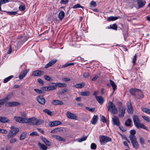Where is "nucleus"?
Masks as SVG:
<instances>
[{
	"mask_svg": "<svg viewBox=\"0 0 150 150\" xmlns=\"http://www.w3.org/2000/svg\"><path fill=\"white\" fill-rule=\"evenodd\" d=\"M131 137L130 140L132 143L133 147L136 149L139 148V144L137 141L136 137Z\"/></svg>",
	"mask_w": 150,
	"mask_h": 150,
	"instance_id": "7",
	"label": "nucleus"
},
{
	"mask_svg": "<svg viewBox=\"0 0 150 150\" xmlns=\"http://www.w3.org/2000/svg\"><path fill=\"white\" fill-rule=\"evenodd\" d=\"M83 8V7L81 6L79 4H77L76 5L74 6L73 7V8Z\"/></svg>",
	"mask_w": 150,
	"mask_h": 150,
	"instance_id": "45",
	"label": "nucleus"
},
{
	"mask_svg": "<svg viewBox=\"0 0 150 150\" xmlns=\"http://www.w3.org/2000/svg\"><path fill=\"white\" fill-rule=\"evenodd\" d=\"M108 110L112 114H116L117 113V110L115 105L111 102L109 101L107 106Z\"/></svg>",
	"mask_w": 150,
	"mask_h": 150,
	"instance_id": "3",
	"label": "nucleus"
},
{
	"mask_svg": "<svg viewBox=\"0 0 150 150\" xmlns=\"http://www.w3.org/2000/svg\"><path fill=\"white\" fill-rule=\"evenodd\" d=\"M9 2L8 0H1L0 1V11H2L1 6V4H5Z\"/></svg>",
	"mask_w": 150,
	"mask_h": 150,
	"instance_id": "33",
	"label": "nucleus"
},
{
	"mask_svg": "<svg viewBox=\"0 0 150 150\" xmlns=\"http://www.w3.org/2000/svg\"><path fill=\"white\" fill-rule=\"evenodd\" d=\"M95 97L97 100L100 104L102 105L103 104L104 101V99L102 96H96Z\"/></svg>",
	"mask_w": 150,
	"mask_h": 150,
	"instance_id": "18",
	"label": "nucleus"
},
{
	"mask_svg": "<svg viewBox=\"0 0 150 150\" xmlns=\"http://www.w3.org/2000/svg\"><path fill=\"white\" fill-rule=\"evenodd\" d=\"M90 92L87 91L80 92V94L82 96H88L90 95Z\"/></svg>",
	"mask_w": 150,
	"mask_h": 150,
	"instance_id": "27",
	"label": "nucleus"
},
{
	"mask_svg": "<svg viewBox=\"0 0 150 150\" xmlns=\"http://www.w3.org/2000/svg\"><path fill=\"white\" fill-rule=\"evenodd\" d=\"M87 136H85V137H82L80 139H79L78 140V142H81L82 141H84L86 140Z\"/></svg>",
	"mask_w": 150,
	"mask_h": 150,
	"instance_id": "44",
	"label": "nucleus"
},
{
	"mask_svg": "<svg viewBox=\"0 0 150 150\" xmlns=\"http://www.w3.org/2000/svg\"><path fill=\"white\" fill-rule=\"evenodd\" d=\"M38 82L40 84L42 85L44 84V82L43 81L40 79H38Z\"/></svg>",
	"mask_w": 150,
	"mask_h": 150,
	"instance_id": "58",
	"label": "nucleus"
},
{
	"mask_svg": "<svg viewBox=\"0 0 150 150\" xmlns=\"http://www.w3.org/2000/svg\"><path fill=\"white\" fill-rule=\"evenodd\" d=\"M6 102V100L4 98L0 100V103L2 105H3Z\"/></svg>",
	"mask_w": 150,
	"mask_h": 150,
	"instance_id": "60",
	"label": "nucleus"
},
{
	"mask_svg": "<svg viewBox=\"0 0 150 150\" xmlns=\"http://www.w3.org/2000/svg\"><path fill=\"white\" fill-rule=\"evenodd\" d=\"M14 118L15 120L19 123H26V118L25 117H20L15 116Z\"/></svg>",
	"mask_w": 150,
	"mask_h": 150,
	"instance_id": "8",
	"label": "nucleus"
},
{
	"mask_svg": "<svg viewBox=\"0 0 150 150\" xmlns=\"http://www.w3.org/2000/svg\"><path fill=\"white\" fill-rule=\"evenodd\" d=\"M127 111L129 114H132L133 113V108L131 103H129L127 105Z\"/></svg>",
	"mask_w": 150,
	"mask_h": 150,
	"instance_id": "17",
	"label": "nucleus"
},
{
	"mask_svg": "<svg viewBox=\"0 0 150 150\" xmlns=\"http://www.w3.org/2000/svg\"><path fill=\"white\" fill-rule=\"evenodd\" d=\"M112 118V123L113 125L119 126L120 122L118 118L116 116L114 115Z\"/></svg>",
	"mask_w": 150,
	"mask_h": 150,
	"instance_id": "10",
	"label": "nucleus"
},
{
	"mask_svg": "<svg viewBox=\"0 0 150 150\" xmlns=\"http://www.w3.org/2000/svg\"><path fill=\"white\" fill-rule=\"evenodd\" d=\"M26 133L25 132H23L22 134L20 137V139L22 140L24 139L26 137Z\"/></svg>",
	"mask_w": 150,
	"mask_h": 150,
	"instance_id": "31",
	"label": "nucleus"
},
{
	"mask_svg": "<svg viewBox=\"0 0 150 150\" xmlns=\"http://www.w3.org/2000/svg\"><path fill=\"white\" fill-rule=\"evenodd\" d=\"M126 109V107L125 106H121L119 107L118 108L119 117L122 118L124 117Z\"/></svg>",
	"mask_w": 150,
	"mask_h": 150,
	"instance_id": "5",
	"label": "nucleus"
},
{
	"mask_svg": "<svg viewBox=\"0 0 150 150\" xmlns=\"http://www.w3.org/2000/svg\"><path fill=\"white\" fill-rule=\"evenodd\" d=\"M10 143L12 144L15 142L16 141V139L15 138L11 139L9 140Z\"/></svg>",
	"mask_w": 150,
	"mask_h": 150,
	"instance_id": "61",
	"label": "nucleus"
},
{
	"mask_svg": "<svg viewBox=\"0 0 150 150\" xmlns=\"http://www.w3.org/2000/svg\"><path fill=\"white\" fill-rule=\"evenodd\" d=\"M90 5L91 6H93V7H95L96 5V2L93 1H92L90 3Z\"/></svg>",
	"mask_w": 150,
	"mask_h": 150,
	"instance_id": "47",
	"label": "nucleus"
},
{
	"mask_svg": "<svg viewBox=\"0 0 150 150\" xmlns=\"http://www.w3.org/2000/svg\"><path fill=\"white\" fill-rule=\"evenodd\" d=\"M134 2H136L137 3L138 5V7L137 8L138 9L143 7L146 3V1H143L142 0H134Z\"/></svg>",
	"mask_w": 150,
	"mask_h": 150,
	"instance_id": "9",
	"label": "nucleus"
},
{
	"mask_svg": "<svg viewBox=\"0 0 150 150\" xmlns=\"http://www.w3.org/2000/svg\"><path fill=\"white\" fill-rule=\"evenodd\" d=\"M63 128H58L57 127V132H62L63 131Z\"/></svg>",
	"mask_w": 150,
	"mask_h": 150,
	"instance_id": "55",
	"label": "nucleus"
},
{
	"mask_svg": "<svg viewBox=\"0 0 150 150\" xmlns=\"http://www.w3.org/2000/svg\"><path fill=\"white\" fill-rule=\"evenodd\" d=\"M44 74V72L40 70H36L33 72L32 75L34 76H40L43 75Z\"/></svg>",
	"mask_w": 150,
	"mask_h": 150,
	"instance_id": "12",
	"label": "nucleus"
},
{
	"mask_svg": "<svg viewBox=\"0 0 150 150\" xmlns=\"http://www.w3.org/2000/svg\"><path fill=\"white\" fill-rule=\"evenodd\" d=\"M67 115L68 118L71 119L76 120L78 118L75 115L69 112H67Z\"/></svg>",
	"mask_w": 150,
	"mask_h": 150,
	"instance_id": "11",
	"label": "nucleus"
},
{
	"mask_svg": "<svg viewBox=\"0 0 150 150\" xmlns=\"http://www.w3.org/2000/svg\"><path fill=\"white\" fill-rule=\"evenodd\" d=\"M10 120L6 117L0 116V122L1 123H8Z\"/></svg>",
	"mask_w": 150,
	"mask_h": 150,
	"instance_id": "16",
	"label": "nucleus"
},
{
	"mask_svg": "<svg viewBox=\"0 0 150 150\" xmlns=\"http://www.w3.org/2000/svg\"><path fill=\"white\" fill-rule=\"evenodd\" d=\"M41 139L44 142L47 146H50V142L45 138L42 137Z\"/></svg>",
	"mask_w": 150,
	"mask_h": 150,
	"instance_id": "26",
	"label": "nucleus"
},
{
	"mask_svg": "<svg viewBox=\"0 0 150 150\" xmlns=\"http://www.w3.org/2000/svg\"><path fill=\"white\" fill-rule=\"evenodd\" d=\"M132 122L131 120L129 118L125 122V125L127 126H129L131 125V123Z\"/></svg>",
	"mask_w": 150,
	"mask_h": 150,
	"instance_id": "29",
	"label": "nucleus"
},
{
	"mask_svg": "<svg viewBox=\"0 0 150 150\" xmlns=\"http://www.w3.org/2000/svg\"><path fill=\"white\" fill-rule=\"evenodd\" d=\"M0 132L4 134H6L7 133V132L6 130L0 129Z\"/></svg>",
	"mask_w": 150,
	"mask_h": 150,
	"instance_id": "62",
	"label": "nucleus"
},
{
	"mask_svg": "<svg viewBox=\"0 0 150 150\" xmlns=\"http://www.w3.org/2000/svg\"><path fill=\"white\" fill-rule=\"evenodd\" d=\"M110 28L112 29L115 30H117V25L116 24H114L112 25H110Z\"/></svg>",
	"mask_w": 150,
	"mask_h": 150,
	"instance_id": "38",
	"label": "nucleus"
},
{
	"mask_svg": "<svg viewBox=\"0 0 150 150\" xmlns=\"http://www.w3.org/2000/svg\"><path fill=\"white\" fill-rule=\"evenodd\" d=\"M39 145L40 146H41L42 149L43 150H46L47 148V147L44 144H41L40 143H39Z\"/></svg>",
	"mask_w": 150,
	"mask_h": 150,
	"instance_id": "34",
	"label": "nucleus"
},
{
	"mask_svg": "<svg viewBox=\"0 0 150 150\" xmlns=\"http://www.w3.org/2000/svg\"><path fill=\"white\" fill-rule=\"evenodd\" d=\"M67 84L65 83H57V87H66Z\"/></svg>",
	"mask_w": 150,
	"mask_h": 150,
	"instance_id": "28",
	"label": "nucleus"
},
{
	"mask_svg": "<svg viewBox=\"0 0 150 150\" xmlns=\"http://www.w3.org/2000/svg\"><path fill=\"white\" fill-rule=\"evenodd\" d=\"M26 123L31 122L33 125H35V121L36 120V118L35 117H31L29 119L26 118Z\"/></svg>",
	"mask_w": 150,
	"mask_h": 150,
	"instance_id": "14",
	"label": "nucleus"
},
{
	"mask_svg": "<svg viewBox=\"0 0 150 150\" xmlns=\"http://www.w3.org/2000/svg\"><path fill=\"white\" fill-rule=\"evenodd\" d=\"M42 123L41 120H37L36 118V120L35 121V125H39L42 124Z\"/></svg>",
	"mask_w": 150,
	"mask_h": 150,
	"instance_id": "39",
	"label": "nucleus"
},
{
	"mask_svg": "<svg viewBox=\"0 0 150 150\" xmlns=\"http://www.w3.org/2000/svg\"><path fill=\"white\" fill-rule=\"evenodd\" d=\"M20 104V103L17 102H8L6 103V105L8 107H12L17 106Z\"/></svg>",
	"mask_w": 150,
	"mask_h": 150,
	"instance_id": "15",
	"label": "nucleus"
},
{
	"mask_svg": "<svg viewBox=\"0 0 150 150\" xmlns=\"http://www.w3.org/2000/svg\"><path fill=\"white\" fill-rule=\"evenodd\" d=\"M11 149V146L9 145H7L6 147V150H10Z\"/></svg>",
	"mask_w": 150,
	"mask_h": 150,
	"instance_id": "64",
	"label": "nucleus"
},
{
	"mask_svg": "<svg viewBox=\"0 0 150 150\" xmlns=\"http://www.w3.org/2000/svg\"><path fill=\"white\" fill-rule=\"evenodd\" d=\"M44 79L47 81H52V79L48 76L46 75H44Z\"/></svg>",
	"mask_w": 150,
	"mask_h": 150,
	"instance_id": "32",
	"label": "nucleus"
},
{
	"mask_svg": "<svg viewBox=\"0 0 150 150\" xmlns=\"http://www.w3.org/2000/svg\"><path fill=\"white\" fill-rule=\"evenodd\" d=\"M57 139L59 141H62L63 142H65V139H64L62 137L57 135Z\"/></svg>",
	"mask_w": 150,
	"mask_h": 150,
	"instance_id": "41",
	"label": "nucleus"
},
{
	"mask_svg": "<svg viewBox=\"0 0 150 150\" xmlns=\"http://www.w3.org/2000/svg\"><path fill=\"white\" fill-rule=\"evenodd\" d=\"M130 135H129V138L130 139H131V137H133V136H134L135 137H136V136L134 135V134L136 133V132L135 130H131L130 131Z\"/></svg>",
	"mask_w": 150,
	"mask_h": 150,
	"instance_id": "30",
	"label": "nucleus"
},
{
	"mask_svg": "<svg viewBox=\"0 0 150 150\" xmlns=\"http://www.w3.org/2000/svg\"><path fill=\"white\" fill-rule=\"evenodd\" d=\"M85 86L84 83H81L79 84H77L74 86V87L77 88H81Z\"/></svg>",
	"mask_w": 150,
	"mask_h": 150,
	"instance_id": "22",
	"label": "nucleus"
},
{
	"mask_svg": "<svg viewBox=\"0 0 150 150\" xmlns=\"http://www.w3.org/2000/svg\"><path fill=\"white\" fill-rule=\"evenodd\" d=\"M140 142L143 147H144L143 144H144L145 142L144 140V139L142 137H140L139 139Z\"/></svg>",
	"mask_w": 150,
	"mask_h": 150,
	"instance_id": "40",
	"label": "nucleus"
},
{
	"mask_svg": "<svg viewBox=\"0 0 150 150\" xmlns=\"http://www.w3.org/2000/svg\"><path fill=\"white\" fill-rule=\"evenodd\" d=\"M13 77V76H9L6 78L4 79V83H6L8 81H9Z\"/></svg>",
	"mask_w": 150,
	"mask_h": 150,
	"instance_id": "35",
	"label": "nucleus"
},
{
	"mask_svg": "<svg viewBox=\"0 0 150 150\" xmlns=\"http://www.w3.org/2000/svg\"><path fill=\"white\" fill-rule=\"evenodd\" d=\"M56 62V59H54L50 61L45 66V68H47L54 65Z\"/></svg>",
	"mask_w": 150,
	"mask_h": 150,
	"instance_id": "19",
	"label": "nucleus"
},
{
	"mask_svg": "<svg viewBox=\"0 0 150 150\" xmlns=\"http://www.w3.org/2000/svg\"><path fill=\"white\" fill-rule=\"evenodd\" d=\"M120 18V16L117 17H114L111 16L110 17H108L107 19V21H114Z\"/></svg>",
	"mask_w": 150,
	"mask_h": 150,
	"instance_id": "21",
	"label": "nucleus"
},
{
	"mask_svg": "<svg viewBox=\"0 0 150 150\" xmlns=\"http://www.w3.org/2000/svg\"><path fill=\"white\" fill-rule=\"evenodd\" d=\"M30 136H33L34 135H35L36 136H38L39 134H38V133L36 132H33L31 133L30 134Z\"/></svg>",
	"mask_w": 150,
	"mask_h": 150,
	"instance_id": "51",
	"label": "nucleus"
},
{
	"mask_svg": "<svg viewBox=\"0 0 150 150\" xmlns=\"http://www.w3.org/2000/svg\"><path fill=\"white\" fill-rule=\"evenodd\" d=\"M98 119L97 116L94 115L93 117L91 122L92 124L95 125L97 122Z\"/></svg>",
	"mask_w": 150,
	"mask_h": 150,
	"instance_id": "20",
	"label": "nucleus"
},
{
	"mask_svg": "<svg viewBox=\"0 0 150 150\" xmlns=\"http://www.w3.org/2000/svg\"><path fill=\"white\" fill-rule=\"evenodd\" d=\"M109 81L110 83V85L112 87V89L113 90V91H114L116 89L117 86L113 81L111 79H110Z\"/></svg>",
	"mask_w": 150,
	"mask_h": 150,
	"instance_id": "23",
	"label": "nucleus"
},
{
	"mask_svg": "<svg viewBox=\"0 0 150 150\" xmlns=\"http://www.w3.org/2000/svg\"><path fill=\"white\" fill-rule=\"evenodd\" d=\"M19 130L18 128L11 127V129L9 132L7 137L8 139L13 137L18 132Z\"/></svg>",
	"mask_w": 150,
	"mask_h": 150,
	"instance_id": "4",
	"label": "nucleus"
},
{
	"mask_svg": "<svg viewBox=\"0 0 150 150\" xmlns=\"http://www.w3.org/2000/svg\"><path fill=\"white\" fill-rule=\"evenodd\" d=\"M142 117L146 121H147L148 122H150V121L149 120V118L145 116H142Z\"/></svg>",
	"mask_w": 150,
	"mask_h": 150,
	"instance_id": "50",
	"label": "nucleus"
},
{
	"mask_svg": "<svg viewBox=\"0 0 150 150\" xmlns=\"http://www.w3.org/2000/svg\"><path fill=\"white\" fill-rule=\"evenodd\" d=\"M94 77L92 79V80L93 81H95L98 79V76L97 75H94Z\"/></svg>",
	"mask_w": 150,
	"mask_h": 150,
	"instance_id": "56",
	"label": "nucleus"
},
{
	"mask_svg": "<svg viewBox=\"0 0 150 150\" xmlns=\"http://www.w3.org/2000/svg\"><path fill=\"white\" fill-rule=\"evenodd\" d=\"M130 93L138 99L142 98L144 97L143 93L141 90L135 88H132L130 90Z\"/></svg>",
	"mask_w": 150,
	"mask_h": 150,
	"instance_id": "2",
	"label": "nucleus"
},
{
	"mask_svg": "<svg viewBox=\"0 0 150 150\" xmlns=\"http://www.w3.org/2000/svg\"><path fill=\"white\" fill-rule=\"evenodd\" d=\"M25 75L24 74H23L22 73H21L20 75L19 76V78L20 79H22L25 76Z\"/></svg>",
	"mask_w": 150,
	"mask_h": 150,
	"instance_id": "54",
	"label": "nucleus"
},
{
	"mask_svg": "<svg viewBox=\"0 0 150 150\" xmlns=\"http://www.w3.org/2000/svg\"><path fill=\"white\" fill-rule=\"evenodd\" d=\"M100 141L101 144L102 143H106L111 141V139L108 137L101 135L99 137Z\"/></svg>",
	"mask_w": 150,
	"mask_h": 150,
	"instance_id": "6",
	"label": "nucleus"
},
{
	"mask_svg": "<svg viewBox=\"0 0 150 150\" xmlns=\"http://www.w3.org/2000/svg\"><path fill=\"white\" fill-rule=\"evenodd\" d=\"M85 108L89 111L92 112H94L95 110V108H91L89 107H86Z\"/></svg>",
	"mask_w": 150,
	"mask_h": 150,
	"instance_id": "43",
	"label": "nucleus"
},
{
	"mask_svg": "<svg viewBox=\"0 0 150 150\" xmlns=\"http://www.w3.org/2000/svg\"><path fill=\"white\" fill-rule=\"evenodd\" d=\"M56 122V121H55L54 122H50L49 125L50 126L52 127L54 126H55L56 125L55 123Z\"/></svg>",
	"mask_w": 150,
	"mask_h": 150,
	"instance_id": "48",
	"label": "nucleus"
},
{
	"mask_svg": "<svg viewBox=\"0 0 150 150\" xmlns=\"http://www.w3.org/2000/svg\"><path fill=\"white\" fill-rule=\"evenodd\" d=\"M101 120L103 122H106V118L104 116H103V115L101 116Z\"/></svg>",
	"mask_w": 150,
	"mask_h": 150,
	"instance_id": "57",
	"label": "nucleus"
},
{
	"mask_svg": "<svg viewBox=\"0 0 150 150\" xmlns=\"http://www.w3.org/2000/svg\"><path fill=\"white\" fill-rule=\"evenodd\" d=\"M55 87L54 86H49L47 87L46 90L47 91H50L52 90H54L55 89Z\"/></svg>",
	"mask_w": 150,
	"mask_h": 150,
	"instance_id": "36",
	"label": "nucleus"
},
{
	"mask_svg": "<svg viewBox=\"0 0 150 150\" xmlns=\"http://www.w3.org/2000/svg\"><path fill=\"white\" fill-rule=\"evenodd\" d=\"M62 80L65 82H67L70 81V79L69 78H62Z\"/></svg>",
	"mask_w": 150,
	"mask_h": 150,
	"instance_id": "63",
	"label": "nucleus"
},
{
	"mask_svg": "<svg viewBox=\"0 0 150 150\" xmlns=\"http://www.w3.org/2000/svg\"><path fill=\"white\" fill-rule=\"evenodd\" d=\"M96 145L94 143H92L91 145V149H95L96 148Z\"/></svg>",
	"mask_w": 150,
	"mask_h": 150,
	"instance_id": "42",
	"label": "nucleus"
},
{
	"mask_svg": "<svg viewBox=\"0 0 150 150\" xmlns=\"http://www.w3.org/2000/svg\"><path fill=\"white\" fill-rule=\"evenodd\" d=\"M69 91V89L67 88H64V89L62 91H60L59 93V94L60 95H62L63 94H64L66 92H68Z\"/></svg>",
	"mask_w": 150,
	"mask_h": 150,
	"instance_id": "37",
	"label": "nucleus"
},
{
	"mask_svg": "<svg viewBox=\"0 0 150 150\" xmlns=\"http://www.w3.org/2000/svg\"><path fill=\"white\" fill-rule=\"evenodd\" d=\"M69 1V0H62L60 1V3L62 4H66Z\"/></svg>",
	"mask_w": 150,
	"mask_h": 150,
	"instance_id": "52",
	"label": "nucleus"
},
{
	"mask_svg": "<svg viewBox=\"0 0 150 150\" xmlns=\"http://www.w3.org/2000/svg\"><path fill=\"white\" fill-rule=\"evenodd\" d=\"M43 111L50 116H52L54 115V113L53 112H51L50 110L47 109L44 110Z\"/></svg>",
	"mask_w": 150,
	"mask_h": 150,
	"instance_id": "24",
	"label": "nucleus"
},
{
	"mask_svg": "<svg viewBox=\"0 0 150 150\" xmlns=\"http://www.w3.org/2000/svg\"><path fill=\"white\" fill-rule=\"evenodd\" d=\"M74 65V63H69L66 64H65L63 66V67H67L69 66H70L71 65Z\"/></svg>",
	"mask_w": 150,
	"mask_h": 150,
	"instance_id": "49",
	"label": "nucleus"
},
{
	"mask_svg": "<svg viewBox=\"0 0 150 150\" xmlns=\"http://www.w3.org/2000/svg\"><path fill=\"white\" fill-rule=\"evenodd\" d=\"M137 59V55L136 54H135L134 57L132 59V62L133 64V65H134L135 63V62Z\"/></svg>",
	"mask_w": 150,
	"mask_h": 150,
	"instance_id": "46",
	"label": "nucleus"
},
{
	"mask_svg": "<svg viewBox=\"0 0 150 150\" xmlns=\"http://www.w3.org/2000/svg\"><path fill=\"white\" fill-rule=\"evenodd\" d=\"M37 100L39 103L42 105L45 104L46 102L45 99L40 96H38L37 97Z\"/></svg>",
	"mask_w": 150,
	"mask_h": 150,
	"instance_id": "13",
	"label": "nucleus"
},
{
	"mask_svg": "<svg viewBox=\"0 0 150 150\" xmlns=\"http://www.w3.org/2000/svg\"><path fill=\"white\" fill-rule=\"evenodd\" d=\"M64 13L63 11H61L58 15V17L60 20H62L64 16Z\"/></svg>",
	"mask_w": 150,
	"mask_h": 150,
	"instance_id": "25",
	"label": "nucleus"
},
{
	"mask_svg": "<svg viewBox=\"0 0 150 150\" xmlns=\"http://www.w3.org/2000/svg\"><path fill=\"white\" fill-rule=\"evenodd\" d=\"M23 38V39L22 40V41H21V44H23L27 40V38H26L25 37H22Z\"/></svg>",
	"mask_w": 150,
	"mask_h": 150,
	"instance_id": "53",
	"label": "nucleus"
},
{
	"mask_svg": "<svg viewBox=\"0 0 150 150\" xmlns=\"http://www.w3.org/2000/svg\"><path fill=\"white\" fill-rule=\"evenodd\" d=\"M133 120L134 124L136 127L138 129L142 128L148 130L146 127L143 124L140 122V120L137 115H134L133 117Z\"/></svg>",
	"mask_w": 150,
	"mask_h": 150,
	"instance_id": "1",
	"label": "nucleus"
},
{
	"mask_svg": "<svg viewBox=\"0 0 150 150\" xmlns=\"http://www.w3.org/2000/svg\"><path fill=\"white\" fill-rule=\"evenodd\" d=\"M19 9L21 11H23L25 9V6L20 5L19 7Z\"/></svg>",
	"mask_w": 150,
	"mask_h": 150,
	"instance_id": "59",
	"label": "nucleus"
}]
</instances>
